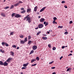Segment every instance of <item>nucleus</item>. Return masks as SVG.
<instances>
[{"label": "nucleus", "instance_id": "obj_1", "mask_svg": "<svg viewBox=\"0 0 74 74\" xmlns=\"http://www.w3.org/2000/svg\"><path fill=\"white\" fill-rule=\"evenodd\" d=\"M30 15L28 14L26 17L24 18V21H28L29 23H30L31 22V20H30V16H29Z\"/></svg>", "mask_w": 74, "mask_h": 74}, {"label": "nucleus", "instance_id": "obj_2", "mask_svg": "<svg viewBox=\"0 0 74 74\" xmlns=\"http://www.w3.org/2000/svg\"><path fill=\"white\" fill-rule=\"evenodd\" d=\"M2 45H5L6 47H8V46H9L8 44L5 42H2Z\"/></svg>", "mask_w": 74, "mask_h": 74}, {"label": "nucleus", "instance_id": "obj_3", "mask_svg": "<svg viewBox=\"0 0 74 74\" xmlns=\"http://www.w3.org/2000/svg\"><path fill=\"white\" fill-rule=\"evenodd\" d=\"M43 26H44V25H42V24H39L38 26V27L39 29H41V28H42V27H43Z\"/></svg>", "mask_w": 74, "mask_h": 74}, {"label": "nucleus", "instance_id": "obj_4", "mask_svg": "<svg viewBox=\"0 0 74 74\" xmlns=\"http://www.w3.org/2000/svg\"><path fill=\"white\" fill-rule=\"evenodd\" d=\"M15 18H21V15L19 14H17L14 16Z\"/></svg>", "mask_w": 74, "mask_h": 74}, {"label": "nucleus", "instance_id": "obj_5", "mask_svg": "<svg viewBox=\"0 0 74 74\" xmlns=\"http://www.w3.org/2000/svg\"><path fill=\"white\" fill-rule=\"evenodd\" d=\"M45 19L43 18H41L40 20V22H44V20Z\"/></svg>", "mask_w": 74, "mask_h": 74}, {"label": "nucleus", "instance_id": "obj_6", "mask_svg": "<svg viewBox=\"0 0 74 74\" xmlns=\"http://www.w3.org/2000/svg\"><path fill=\"white\" fill-rule=\"evenodd\" d=\"M12 59V58H9L6 61V62H10Z\"/></svg>", "mask_w": 74, "mask_h": 74}, {"label": "nucleus", "instance_id": "obj_7", "mask_svg": "<svg viewBox=\"0 0 74 74\" xmlns=\"http://www.w3.org/2000/svg\"><path fill=\"white\" fill-rule=\"evenodd\" d=\"M32 48L34 50H36L37 48V47L36 45H34L33 46Z\"/></svg>", "mask_w": 74, "mask_h": 74}, {"label": "nucleus", "instance_id": "obj_8", "mask_svg": "<svg viewBox=\"0 0 74 74\" xmlns=\"http://www.w3.org/2000/svg\"><path fill=\"white\" fill-rule=\"evenodd\" d=\"M10 55H11V56H14V53L12 51H10Z\"/></svg>", "mask_w": 74, "mask_h": 74}, {"label": "nucleus", "instance_id": "obj_9", "mask_svg": "<svg viewBox=\"0 0 74 74\" xmlns=\"http://www.w3.org/2000/svg\"><path fill=\"white\" fill-rule=\"evenodd\" d=\"M4 66H7L8 65V63L6 62H5L3 63V65Z\"/></svg>", "mask_w": 74, "mask_h": 74}, {"label": "nucleus", "instance_id": "obj_10", "mask_svg": "<svg viewBox=\"0 0 74 74\" xmlns=\"http://www.w3.org/2000/svg\"><path fill=\"white\" fill-rule=\"evenodd\" d=\"M29 64V62L27 63L26 64H23V67H27V66Z\"/></svg>", "mask_w": 74, "mask_h": 74}, {"label": "nucleus", "instance_id": "obj_11", "mask_svg": "<svg viewBox=\"0 0 74 74\" xmlns=\"http://www.w3.org/2000/svg\"><path fill=\"white\" fill-rule=\"evenodd\" d=\"M32 43H33V41H32L31 40H29V41H28L27 44H29V45H30V44H32Z\"/></svg>", "mask_w": 74, "mask_h": 74}, {"label": "nucleus", "instance_id": "obj_12", "mask_svg": "<svg viewBox=\"0 0 74 74\" xmlns=\"http://www.w3.org/2000/svg\"><path fill=\"white\" fill-rule=\"evenodd\" d=\"M45 8H46V7H44L43 8H42L40 10V12H42V11H44V10L45 9Z\"/></svg>", "mask_w": 74, "mask_h": 74}, {"label": "nucleus", "instance_id": "obj_13", "mask_svg": "<svg viewBox=\"0 0 74 74\" xmlns=\"http://www.w3.org/2000/svg\"><path fill=\"white\" fill-rule=\"evenodd\" d=\"M25 42L24 40H21L20 41V43L21 44H25Z\"/></svg>", "mask_w": 74, "mask_h": 74}, {"label": "nucleus", "instance_id": "obj_14", "mask_svg": "<svg viewBox=\"0 0 74 74\" xmlns=\"http://www.w3.org/2000/svg\"><path fill=\"white\" fill-rule=\"evenodd\" d=\"M27 12H31V9H30V8L27 9Z\"/></svg>", "mask_w": 74, "mask_h": 74}, {"label": "nucleus", "instance_id": "obj_15", "mask_svg": "<svg viewBox=\"0 0 74 74\" xmlns=\"http://www.w3.org/2000/svg\"><path fill=\"white\" fill-rule=\"evenodd\" d=\"M38 8V7L37 6H36L34 8V11L36 12L37 11V9Z\"/></svg>", "mask_w": 74, "mask_h": 74}, {"label": "nucleus", "instance_id": "obj_16", "mask_svg": "<svg viewBox=\"0 0 74 74\" xmlns=\"http://www.w3.org/2000/svg\"><path fill=\"white\" fill-rule=\"evenodd\" d=\"M1 15L3 17H5V14H4V13H1Z\"/></svg>", "mask_w": 74, "mask_h": 74}, {"label": "nucleus", "instance_id": "obj_17", "mask_svg": "<svg viewBox=\"0 0 74 74\" xmlns=\"http://www.w3.org/2000/svg\"><path fill=\"white\" fill-rule=\"evenodd\" d=\"M42 39L44 40H46L47 39V37H42Z\"/></svg>", "mask_w": 74, "mask_h": 74}, {"label": "nucleus", "instance_id": "obj_18", "mask_svg": "<svg viewBox=\"0 0 74 74\" xmlns=\"http://www.w3.org/2000/svg\"><path fill=\"white\" fill-rule=\"evenodd\" d=\"M26 12V10H23L22 11H21V14H23V13H25V12Z\"/></svg>", "mask_w": 74, "mask_h": 74}, {"label": "nucleus", "instance_id": "obj_19", "mask_svg": "<svg viewBox=\"0 0 74 74\" xmlns=\"http://www.w3.org/2000/svg\"><path fill=\"white\" fill-rule=\"evenodd\" d=\"M34 53V51L33 50H32L29 53V55H31V54H32L33 53Z\"/></svg>", "mask_w": 74, "mask_h": 74}, {"label": "nucleus", "instance_id": "obj_20", "mask_svg": "<svg viewBox=\"0 0 74 74\" xmlns=\"http://www.w3.org/2000/svg\"><path fill=\"white\" fill-rule=\"evenodd\" d=\"M0 65H3V62L2 61H0Z\"/></svg>", "mask_w": 74, "mask_h": 74}, {"label": "nucleus", "instance_id": "obj_21", "mask_svg": "<svg viewBox=\"0 0 74 74\" xmlns=\"http://www.w3.org/2000/svg\"><path fill=\"white\" fill-rule=\"evenodd\" d=\"M27 41V37H26L25 38L24 41V42H26Z\"/></svg>", "mask_w": 74, "mask_h": 74}, {"label": "nucleus", "instance_id": "obj_22", "mask_svg": "<svg viewBox=\"0 0 74 74\" xmlns=\"http://www.w3.org/2000/svg\"><path fill=\"white\" fill-rule=\"evenodd\" d=\"M41 33V31H39L37 33V35L38 36V35H39Z\"/></svg>", "mask_w": 74, "mask_h": 74}, {"label": "nucleus", "instance_id": "obj_23", "mask_svg": "<svg viewBox=\"0 0 74 74\" xmlns=\"http://www.w3.org/2000/svg\"><path fill=\"white\" fill-rule=\"evenodd\" d=\"M14 32H12L10 33V35L12 36L14 34Z\"/></svg>", "mask_w": 74, "mask_h": 74}, {"label": "nucleus", "instance_id": "obj_24", "mask_svg": "<svg viewBox=\"0 0 74 74\" xmlns=\"http://www.w3.org/2000/svg\"><path fill=\"white\" fill-rule=\"evenodd\" d=\"M36 60H37L38 61V60H40V58H39L38 57H36Z\"/></svg>", "mask_w": 74, "mask_h": 74}, {"label": "nucleus", "instance_id": "obj_25", "mask_svg": "<svg viewBox=\"0 0 74 74\" xmlns=\"http://www.w3.org/2000/svg\"><path fill=\"white\" fill-rule=\"evenodd\" d=\"M53 19L54 21H56V20H57V18H56V17H54L53 18Z\"/></svg>", "mask_w": 74, "mask_h": 74}, {"label": "nucleus", "instance_id": "obj_26", "mask_svg": "<svg viewBox=\"0 0 74 74\" xmlns=\"http://www.w3.org/2000/svg\"><path fill=\"white\" fill-rule=\"evenodd\" d=\"M9 6H6L5 8H4V9H5V10H7V9H8V8H9Z\"/></svg>", "mask_w": 74, "mask_h": 74}, {"label": "nucleus", "instance_id": "obj_27", "mask_svg": "<svg viewBox=\"0 0 74 74\" xmlns=\"http://www.w3.org/2000/svg\"><path fill=\"white\" fill-rule=\"evenodd\" d=\"M19 4L18 3H17L16 4H15L14 5V6H18V5Z\"/></svg>", "mask_w": 74, "mask_h": 74}, {"label": "nucleus", "instance_id": "obj_28", "mask_svg": "<svg viewBox=\"0 0 74 74\" xmlns=\"http://www.w3.org/2000/svg\"><path fill=\"white\" fill-rule=\"evenodd\" d=\"M12 47H13V48H16V45H13L12 46Z\"/></svg>", "mask_w": 74, "mask_h": 74}, {"label": "nucleus", "instance_id": "obj_29", "mask_svg": "<svg viewBox=\"0 0 74 74\" xmlns=\"http://www.w3.org/2000/svg\"><path fill=\"white\" fill-rule=\"evenodd\" d=\"M19 36L20 38H23V36L22 35H20Z\"/></svg>", "mask_w": 74, "mask_h": 74}, {"label": "nucleus", "instance_id": "obj_30", "mask_svg": "<svg viewBox=\"0 0 74 74\" xmlns=\"http://www.w3.org/2000/svg\"><path fill=\"white\" fill-rule=\"evenodd\" d=\"M14 5H11V7H10V9H12V8H14Z\"/></svg>", "mask_w": 74, "mask_h": 74}, {"label": "nucleus", "instance_id": "obj_31", "mask_svg": "<svg viewBox=\"0 0 74 74\" xmlns=\"http://www.w3.org/2000/svg\"><path fill=\"white\" fill-rule=\"evenodd\" d=\"M47 25H48V22H46V23L45 24V26H47Z\"/></svg>", "mask_w": 74, "mask_h": 74}, {"label": "nucleus", "instance_id": "obj_32", "mask_svg": "<svg viewBox=\"0 0 74 74\" xmlns=\"http://www.w3.org/2000/svg\"><path fill=\"white\" fill-rule=\"evenodd\" d=\"M56 49V47H53V51H55V50Z\"/></svg>", "mask_w": 74, "mask_h": 74}, {"label": "nucleus", "instance_id": "obj_33", "mask_svg": "<svg viewBox=\"0 0 74 74\" xmlns=\"http://www.w3.org/2000/svg\"><path fill=\"white\" fill-rule=\"evenodd\" d=\"M15 13H12V17H14V16H15Z\"/></svg>", "mask_w": 74, "mask_h": 74}, {"label": "nucleus", "instance_id": "obj_34", "mask_svg": "<svg viewBox=\"0 0 74 74\" xmlns=\"http://www.w3.org/2000/svg\"><path fill=\"white\" fill-rule=\"evenodd\" d=\"M69 33H68V32H64V34H65L66 35V34H67Z\"/></svg>", "mask_w": 74, "mask_h": 74}, {"label": "nucleus", "instance_id": "obj_35", "mask_svg": "<svg viewBox=\"0 0 74 74\" xmlns=\"http://www.w3.org/2000/svg\"><path fill=\"white\" fill-rule=\"evenodd\" d=\"M37 65V64H34L32 65V66H36Z\"/></svg>", "mask_w": 74, "mask_h": 74}, {"label": "nucleus", "instance_id": "obj_36", "mask_svg": "<svg viewBox=\"0 0 74 74\" xmlns=\"http://www.w3.org/2000/svg\"><path fill=\"white\" fill-rule=\"evenodd\" d=\"M66 3V2L64 1H62V4H63V3Z\"/></svg>", "mask_w": 74, "mask_h": 74}, {"label": "nucleus", "instance_id": "obj_37", "mask_svg": "<svg viewBox=\"0 0 74 74\" xmlns=\"http://www.w3.org/2000/svg\"><path fill=\"white\" fill-rule=\"evenodd\" d=\"M28 38L29 40H30V38H31V36H28Z\"/></svg>", "mask_w": 74, "mask_h": 74}, {"label": "nucleus", "instance_id": "obj_38", "mask_svg": "<svg viewBox=\"0 0 74 74\" xmlns=\"http://www.w3.org/2000/svg\"><path fill=\"white\" fill-rule=\"evenodd\" d=\"M53 62H54V61H53L52 62H50L49 63V64H52V63H53Z\"/></svg>", "mask_w": 74, "mask_h": 74}, {"label": "nucleus", "instance_id": "obj_39", "mask_svg": "<svg viewBox=\"0 0 74 74\" xmlns=\"http://www.w3.org/2000/svg\"><path fill=\"white\" fill-rule=\"evenodd\" d=\"M65 47H66V46H63L62 47V49H64V48H65Z\"/></svg>", "mask_w": 74, "mask_h": 74}, {"label": "nucleus", "instance_id": "obj_40", "mask_svg": "<svg viewBox=\"0 0 74 74\" xmlns=\"http://www.w3.org/2000/svg\"><path fill=\"white\" fill-rule=\"evenodd\" d=\"M51 69H55V67H51Z\"/></svg>", "mask_w": 74, "mask_h": 74}, {"label": "nucleus", "instance_id": "obj_41", "mask_svg": "<svg viewBox=\"0 0 74 74\" xmlns=\"http://www.w3.org/2000/svg\"><path fill=\"white\" fill-rule=\"evenodd\" d=\"M73 23V21H71L69 22V23L70 24H71Z\"/></svg>", "mask_w": 74, "mask_h": 74}, {"label": "nucleus", "instance_id": "obj_42", "mask_svg": "<svg viewBox=\"0 0 74 74\" xmlns=\"http://www.w3.org/2000/svg\"><path fill=\"white\" fill-rule=\"evenodd\" d=\"M19 3L20 4H21V3H23V2H22V1H19Z\"/></svg>", "mask_w": 74, "mask_h": 74}, {"label": "nucleus", "instance_id": "obj_43", "mask_svg": "<svg viewBox=\"0 0 74 74\" xmlns=\"http://www.w3.org/2000/svg\"><path fill=\"white\" fill-rule=\"evenodd\" d=\"M48 46L49 48H51V46L50 45H48Z\"/></svg>", "mask_w": 74, "mask_h": 74}, {"label": "nucleus", "instance_id": "obj_44", "mask_svg": "<svg viewBox=\"0 0 74 74\" xmlns=\"http://www.w3.org/2000/svg\"><path fill=\"white\" fill-rule=\"evenodd\" d=\"M70 70V68H68L67 69V70H66V71H69Z\"/></svg>", "mask_w": 74, "mask_h": 74}, {"label": "nucleus", "instance_id": "obj_45", "mask_svg": "<svg viewBox=\"0 0 74 74\" xmlns=\"http://www.w3.org/2000/svg\"><path fill=\"white\" fill-rule=\"evenodd\" d=\"M34 62V61L33 60H32L31 61V63H33Z\"/></svg>", "mask_w": 74, "mask_h": 74}, {"label": "nucleus", "instance_id": "obj_46", "mask_svg": "<svg viewBox=\"0 0 74 74\" xmlns=\"http://www.w3.org/2000/svg\"><path fill=\"white\" fill-rule=\"evenodd\" d=\"M26 67H23L22 68V69H26Z\"/></svg>", "mask_w": 74, "mask_h": 74}, {"label": "nucleus", "instance_id": "obj_47", "mask_svg": "<svg viewBox=\"0 0 74 74\" xmlns=\"http://www.w3.org/2000/svg\"><path fill=\"white\" fill-rule=\"evenodd\" d=\"M64 7L65 8H67V6L66 5L64 6Z\"/></svg>", "mask_w": 74, "mask_h": 74}, {"label": "nucleus", "instance_id": "obj_48", "mask_svg": "<svg viewBox=\"0 0 74 74\" xmlns=\"http://www.w3.org/2000/svg\"><path fill=\"white\" fill-rule=\"evenodd\" d=\"M55 21L54 20L53 21V23H55Z\"/></svg>", "mask_w": 74, "mask_h": 74}, {"label": "nucleus", "instance_id": "obj_49", "mask_svg": "<svg viewBox=\"0 0 74 74\" xmlns=\"http://www.w3.org/2000/svg\"><path fill=\"white\" fill-rule=\"evenodd\" d=\"M63 58V56H61V57L60 58V60H61L62 58Z\"/></svg>", "mask_w": 74, "mask_h": 74}, {"label": "nucleus", "instance_id": "obj_50", "mask_svg": "<svg viewBox=\"0 0 74 74\" xmlns=\"http://www.w3.org/2000/svg\"><path fill=\"white\" fill-rule=\"evenodd\" d=\"M21 10H24V8H22L21 9Z\"/></svg>", "mask_w": 74, "mask_h": 74}, {"label": "nucleus", "instance_id": "obj_51", "mask_svg": "<svg viewBox=\"0 0 74 74\" xmlns=\"http://www.w3.org/2000/svg\"><path fill=\"white\" fill-rule=\"evenodd\" d=\"M46 23H47V22H46L45 21L44 22V25H45Z\"/></svg>", "mask_w": 74, "mask_h": 74}, {"label": "nucleus", "instance_id": "obj_52", "mask_svg": "<svg viewBox=\"0 0 74 74\" xmlns=\"http://www.w3.org/2000/svg\"><path fill=\"white\" fill-rule=\"evenodd\" d=\"M38 29V27H37L36 28H35V29Z\"/></svg>", "mask_w": 74, "mask_h": 74}, {"label": "nucleus", "instance_id": "obj_53", "mask_svg": "<svg viewBox=\"0 0 74 74\" xmlns=\"http://www.w3.org/2000/svg\"><path fill=\"white\" fill-rule=\"evenodd\" d=\"M63 26H60V29H62V28H63Z\"/></svg>", "mask_w": 74, "mask_h": 74}, {"label": "nucleus", "instance_id": "obj_54", "mask_svg": "<svg viewBox=\"0 0 74 74\" xmlns=\"http://www.w3.org/2000/svg\"><path fill=\"white\" fill-rule=\"evenodd\" d=\"M52 74H56V73L55 72L53 73Z\"/></svg>", "mask_w": 74, "mask_h": 74}, {"label": "nucleus", "instance_id": "obj_55", "mask_svg": "<svg viewBox=\"0 0 74 74\" xmlns=\"http://www.w3.org/2000/svg\"><path fill=\"white\" fill-rule=\"evenodd\" d=\"M19 49V47H17V49Z\"/></svg>", "mask_w": 74, "mask_h": 74}, {"label": "nucleus", "instance_id": "obj_56", "mask_svg": "<svg viewBox=\"0 0 74 74\" xmlns=\"http://www.w3.org/2000/svg\"><path fill=\"white\" fill-rule=\"evenodd\" d=\"M2 51V49H0V52H2V51Z\"/></svg>", "mask_w": 74, "mask_h": 74}, {"label": "nucleus", "instance_id": "obj_57", "mask_svg": "<svg viewBox=\"0 0 74 74\" xmlns=\"http://www.w3.org/2000/svg\"><path fill=\"white\" fill-rule=\"evenodd\" d=\"M33 60H34V61H36V59H33Z\"/></svg>", "mask_w": 74, "mask_h": 74}, {"label": "nucleus", "instance_id": "obj_58", "mask_svg": "<svg viewBox=\"0 0 74 74\" xmlns=\"http://www.w3.org/2000/svg\"><path fill=\"white\" fill-rule=\"evenodd\" d=\"M58 28H60V26H59L58 27Z\"/></svg>", "mask_w": 74, "mask_h": 74}, {"label": "nucleus", "instance_id": "obj_59", "mask_svg": "<svg viewBox=\"0 0 74 74\" xmlns=\"http://www.w3.org/2000/svg\"><path fill=\"white\" fill-rule=\"evenodd\" d=\"M70 52L71 53H73V51L72 50V51H70Z\"/></svg>", "mask_w": 74, "mask_h": 74}, {"label": "nucleus", "instance_id": "obj_60", "mask_svg": "<svg viewBox=\"0 0 74 74\" xmlns=\"http://www.w3.org/2000/svg\"><path fill=\"white\" fill-rule=\"evenodd\" d=\"M38 18H41V16H38Z\"/></svg>", "mask_w": 74, "mask_h": 74}, {"label": "nucleus", "instance_id": "obj_61", "mask_svg": "<svg viewBox=\"0 0 74 74\" xmlns=\"http://www.w3.org/2000/svg\"><path fill=\"white\" fill-rule=\"evenodd\" d=\"M69 55H70V56H71V55H72V54H71V53L70 54H69Z\"/></svg>", "mask_w": 74, "mask_h": 74}, {"label": "nucleus", "instance_id": "obj_62", "mask_svg": "<svg viewBox=\"0 0 74 74\" xmlns=\"http://www.w3.org/2000/svg\"><path fill=\"white\" fill-rule=\"evenodd\" d=\"M21 74H23V72H21Z\"/></svg>", "mask_w": 74, "mask_h": 74}, {"label": "nucleus", "instance_id": "obj_63", "mask_svg": "<svg viewBox=\"0 0 74 74\" xmlns=\"http://www.w3.org/2000/svg\"><path fill=\"white\" fill-rule=\"evenodd\" d=\"M47 33H48V34H49L50 32H47Z\"/></svg>", "mask_w": 74, "mask_h": 74}, {"label": "nucleus", "instance_id": "obj_64", "mask_svg": "<svg viewBox=\"0 0 74 74\" xmlns=\"http://www.w3.org/2000/svg\"><path fill=\"white\" fill-rule=\"evenodd\" d=\"M43 35L45 37V36H47V35Z\"/></svg>", "mask_w": 74, "mask_h": 74}]
</instances>
